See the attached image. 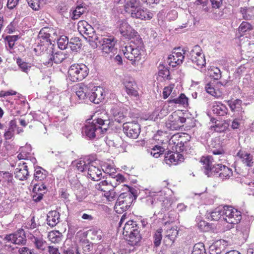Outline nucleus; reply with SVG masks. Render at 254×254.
I'll return each mask as SVG.
<instances>
[{"mask_svg": "<svg viewBox=\"0 0 254 254\" xmlns=\"http://www.w3.org/2000/svg\"><path fill=\"white\" fill-rule=\"evenodd\" d=\"M105 94L104 89L100 87L92 85L78 84L75 88V95L78 98V103L90 101L99 104L103 101Z\"/></svg>", "mask_w": 254, "mask_h": 254, "instance_id": "1", "label": "nucleus"}, {"mask_svg": "<svg viewBox=\"0 0 254 254\" xmlns=\"http://www.w3.org/2000/svg\"><path fill=\"white\" fill-rule=\"evenodd\" d=\"M214 159L208 156L203 157L201 159V163L202 164V168L204 173L208 177L211 176L213 174L218 175L222 180L229 179L233 175L231 169L222 165L221 164L212 165V161Z\"/></svg>", "mask_w": 254, "mask_h": 254, "instance_id": "2", "label": "nucleus"}, {"mask_svg": "<svg viewBox=\"0 0 254 254\" xmlns=\"http://www.w3.org/2000/svg\"><path fill=\"white\" fill-rule=\"evenodd\" d=\"M109 123V120L100 118L89 120L82 127V133L89 138L100 137L107 130Z\"/></svg>", "mask_w": 254, "mask_h": 254, "instance_id": "3", "label": "nucleus"}, {"mask_svg": "<svg viewBox=\"0 0 254 254\" xmlns=\"http://www.w3.org/2000/svg\"><path fill=\"white\" fill-rule=\"evenodd\" d=\"M125 57L131 62L133 65H137L144 58L145 51L142 40H137V43H132L125 46L123 49Z\"/></svg>", "mask_w": 254, "mask_h": 254, "instance_id": "4", "label": "nucleus"}, {"mask_svg": "<svg viewBox=\"0 0 254 254\" xmlns=\"http://www.w3.org/2000/svg\"><path fill=\"white\" fill-rule=\"evenodd\" d=\"M94 40H99L98 47L102 55L112 58L117 53V40L114 36H106L99 38L95 35Z\"/></svg>", "mask_w": 254, "mask_h": 254, "instance_id": "5", "label": "nucleus"}, {"mask_svg": "<svg viewBox=\"0 0 254 254\" xmlns=\"http://www.w3.org/2000/svg\"><path fill=\"white\" fill-rule=\"evenodd\" d=\"M138 229L135 221L129 220L125 223L123 228V235L129 245H136L140 241L141 236Z\"/></svg>", "mask_w": 254, "mask_h": 254, "instance_id": "6", "label": "nucleus"}, {"mask_svg": "<svg viewBox=\"0 0 254 254\" xmlns=\"http://www.w3.org/2000/svg\"><path fill=\"white\" fill-rule=\"evenodd\" d=\"M88 73V68L85 64H74L68 69V77L72 82H77L84 79Z\"/></svg>", "mask_w": 254, "mask_h": 254, "instance_id": "7", "label": "nucleus"}, {"mask_svg": "<svg viewBox=\"0 0 254 254\" xmlns=\"http://www.w3.org/2000/svg\"><path fill=\"white\" fill-rule=\"evenodd\" d=\"M162 192L160 191L147 197L146 204L152 208L161 207V209L167 210L171 205L170 201L162 195Z\"/></svg>", "mask_w": 254, "mask_h": 254, "instance_id": "8", "label": "nucleus"}, {"mask_svg": "<svg viewBox=\"0 0 254 254\" xmlns=\"http://www.w3.org/2000/svg\"><path fill=\"white\" fill-rule=\"evenodd\" d=\"M176 144V142L175 143ZM185 145L182 141L176 143V152H168L165 157V161L168 165H177L184 160L182 154L179 152L183 151L185 148Z\"/></svg>", "mask_w": 254, "mask_h": 254, "instance_id": "9", "label": "nucleus"}, {"mask_svg": "<svg viewBox=\"0 0 254 254\" xmlns=\"http://www.w3.org/2000/svg\"><path fill=\"white\" fill-rule=\"evenodd\" d=\"M134 199L132 194L129 191L121 193L114 206L115 211L118 213H122L126 211Z\"/></svg>", "mask_w": 254, "mask_h": 254, "instance_id": "10", "label": "nucleus"}, {"mask_svg": "<svg viewBox=\"0 0 254 254\" xmlns=\"http://www.w3.org/2000/svg\"><path fill=\"white\" fill-rule=\"evenodd\" d=\"M187 58L195 65L196 68H201L206 64L204 55L198 45H195L192 48L187 55Z\"/></svg>", "mask_w": 254, "mask_h": 254, "instance_id": "11", "label": "nucleus"}, {"mask_svg": "<svg viewBox=\"0 0 254 254\" xmlns=\"http://www.w3.org/2000/svg\"><path fill=\"white\" fill-rule=\"evenodd\" d=\"M182 112L179 110L173 112L166 123V127L172 130L179 129L186 121V118L182 117Z\"/></svg>", "mask_w": 254, "mask_h": 254, "instance_id": "12", "label": "nucleus"}, {"mask_svg": "<svg viewBox=\"0 0 254 254\" xmlns=\"http://www.w3.org/2000/svg\"><path fill=\"white\" fill-rule=\"evenodd\" d=\"M223 220L232 224L238 223L242 219L241 212L231 206H224Z\"/></svg>", "mask_w": 254, "mask_h": 254, "instance_id": "13", "label": "nucleus"}, {"mask_svg": "<svg viewBox=\"0 0 254 254\" xmlns=\"http://www.w3.org/2000/svg\"><path fill=\"white\" fill-rule=\"evenodd\" d=\"M234 116H238L239 120H245V110L243 108L242 101L240 99L231 100L226 101Z\"/></svg>", "mask_w": 254, "mask_h": 254, "instance_id": "14", "label": "nucleus"}, {"mask_svg": "<svg viewBox=\"0 0 254 254\" xmlns=\"http://www.w3.org/2000/svg\"><path fill=\"white\" fill-rule=\"evenodd\" d=\"M123 127L124 133L130 138H137L140 133V125L135 122L125 123Z\"/></svg>", "mask_w": 254, "mask_h": 254, "instance_id": "15", "label": "nucleus"}, {"mask_svg": "<svg viewBox=\"0 0 254 254\" xmlns=\"http://www.w3.org/2000/svg\"><path fill=\"white\" fill-rule=\"evenodd\" d=\"M185 54L186 51L184 49L180 48L175 49L168 57L167 62L170 65L175 67L183 63Z\"/></svg>", "mask_w": 254, "mask_h": 254, "instance_id": "16", "label": "nucleus"}, {"mask_svg": "<svg viewBox=\"0 0 254 254\" xmlns=\"http://www.w3.org/2000/svg\"><path fill=\"white\" fill-rule=\"evenodd\" d=\"M97 161L93 159L87 170V177L97 181L100 180L102 174V170L97 166Z\"/></svg>", "mask_w": 254, "mask_h": 254, "instance_id": "17", "label": "nucleus"}, {"mask_svg": "<svg viewBox=\"0 0 254 254\" xmlns=\"http://www.w3.org/2000/svg\"><path fill=\"white\" fill-rule=\"evenodd\" d=\"M4 240L6 242L17 245L24 244L26 242L25 236L23 230H19L13 234L6 235Z\"/></svg>", "mask_w": 254, "mask_h": 254, "instance_id": "18", "label": "nucleus"}, {"mask_svg": "<svg viewBox=\"0 0 254 254\" xmlns=\"http://www.w3.org/2000/svg\"><path fill=\"white\" fill-rule=\"evenodd\" d=\"M31 146L30 144H26L24 147H21L20 149V152L17 155V158L19 160H25L26 162H28L29 164L30 162L35 165L37 160L36 158L32 156L31 154Z\"/></svg>", "mask_w": 254, "mask_h": 254, "instance_id": "19", "label": "nucleus"}, {"mask_svg": "<svg viewBox=\"0 0 254 254\" xmlns=\"http://www.w3.org/2000/svg\"><path fill=\"white\" fill-rule=\"evenodd\" d=\"M120 31L122 35L126 39H131L139 35L126 21H122L120 24Z\"/></svg>", "mask_w": 254, "mask_h": 254, "instance_id": "20", "label": "nucleus"}, {"mask_svg": "<svg viewBox=\"0 0 254 254\" xmlns=\"http://www.w3.org/2000/svg\"><path fill=\"white\" fill-rule=\"evenodd\" d=\"M29 239L33 247L39 251H45L48 247L47 242L41 235L31 234Z\"/></svg>", "mask_w": 254, "mask_h": 254, "instance_id": "21", "label": "nucleus"}, {"mask_svg": "<svg viewBox=\"0 0 254 254\" xmlns=\"http://www.w3.org/2000/svg\"><path fill=\"white\" fill-rule=\"evenodd\" d=\"M28 162L19 163L14 171L15 177L20 180L24 181L26 180L29 176V172L28 171Z\"/></svg>", "mask_w": 254, "mask_h": 254, "instance_id": "22", "label": "nucleus"}, {"mask_svg": "<svg viewBox=\"0 0 254 254\" xmlns=\"http://www.w3.org/2000/svg\"><path fill=\"white\" fill-rule=\"evenodd\" d=\"M110 115L113 119L118 123L124 122L126 117L124 109L117 105H114L112 106L110 110Z\"/></svg>", "mask_w": 254, "mask_h": 254, "instance_id": "23", "label": "nucleus"}, {"mask_svg": "<svg viewBox=\"0 0 254 254\" xmlns=\"http://www.w3.org/2000/svg\"><path fill=\"white\" fill-rule=\"evenodd\" d=\"M131 17L141 20H150L153 16V14L147 9L142 8L139 6L131 13Z\"/></svg>", "mask_w": 254, "mask_h": 254, "instance_id": "24", "label": "nucleus"}, {"mask_svg": "<svg viewBox=\"0 0 254 254\" xmlns=\"http://www.w3.org/2000/svg\"><path fill=\"white\" fill-rule=\"evenodd\" d=\"M127 94L136 97L138 95V92L136 89V83L132 78H128L124 80L123 82Z\"/></svg>", "mask_w": 254, "mask_h": 254, "instance_id": "25", "label": "nucleus"}, {"mask_svg": "<svg viewBox=\"0 0 254 254\" xmlns=\"http://www.w3.org/2000/svg\"><path fill=\"white\" fill-rule=\"evenodd\" d=\"M67 56L64 52L60 51L53 54L50 57L48 62H45L44 64L47 66H51L53 63L60 64L64 60L66 59Z\"/></svg>", "mask_w": 254, "mask_h": 254, "instance_id": "26", "label": "nucleus"}, {"mask_svg": "<svg viewBox=\"0 0 254 254\" xmlns=\"http://www.w3.org/2000/svg\"><path fill=\"white\" fill-rule=\"evenodd\" d=\"M224 206H220L207 214L208 219L213 221L223 220L224 217Z\"/></svg>", "mask_w": 254, "mask_h": 254, "instance_id": "27", "label": "nucleus"}, {"mask_svg": "<svg viewBox=\"0 0 254 254\" xmlns=\"http://www.w3.org/2000/svg\"><path fill=\"white\" fill-rule=\"evenodd\" d=\"M211 110L214 114L219 116H224L227 115L228 112L226 106L220 102H214Z\"/></svg>", "mask_w": 254, "mask_h": 254, "instance_id": "28", "label": "nucleus"}, {"mask_svg": "<svg viewBox=\"0 0 254 254\" xmlns=\"http://www.w3.org/2000/svg\"><path fill=\"white\" fill-rule=\"evenodd\" d=\"M54 30L52 28L44 27L42 28L39 33L38 37L40 40L43 42H50L51 41V37L53 38L52 34H55Z\"/></svg>", "mask_w": 254, "mask_h": 254, "instance_id": "29", "label": "nucleus"}, {"mask_svg": "<svg viewBox=\"0 0 254 254\" xmlns=\"http://www.w3.org/2000/svg\"><path fill=\"white\" fill-rule=\"evenodd\" d=\"M60 219V213L57 211H50L47 214V224L52 227L56 226L59 223Z\"/></svg>", "mask_w": 254, "mask_h": 254, "instance_id": "30", "label": "nucleus"}, {"mask_svg": "<svg viewBox=\"0 0 254 254\" xmlns=\"http://www.w3.org/2000/svg\"><path fill=\"white\" fill-rule=\"evenodd\" d=\"M77 29L81 35L85 34L89 37H91L90 35L93 32V29L91 25L84 20H81L78 22Z\"/></svg>", "mask_w": 254, "mask_h": 254, "instance_id": "31", "label": "nucleus"}, {"mask_svg": "<svg viewBox=\"0 0 254 254\" xmlns=\"http://www.w3.org/2000/svg\"><path fill=\"white\" fill-rule=\"evenodd\" d=\"M237 156L241 161L247 166H251L253 164V156L250 153L243 150H240Z\"/></svg>", "mask_w": 254, "mask_h": 254, "instance_id": "32", "label": "nucleus"}, {"mask_svg": "<svg viewBox=\"0 0 254 254\" xmlns=\"http://www.w3.org/2000/svg\"><path fill=\"white\" fill-rule=\"evenodd\" d=\"M93 159L87 157L83 160H79L76 163V168L79 172H83L87 170L88 166Z\"/></svg>", "mask_w": 254, "mask_h": 254, "instance_id": "33", "label": "nucleus"}, {"mask_svg": "<svg viewBox=\"0 0 254 254\" xmlns=\"http://www.w3.org/2000/svg\"><path fill=\"white\" fill-rule=\"evenodd\" d=\"M139 2L138 0H128L124 4L125 10L131 15V13L138 8Z\"/></svg>", "mask_w": 254, "mask_h": 254, "instance_id": "34", "label": "nucleus"}, {"mask_svg": "<svg viewBox=\"0 0 254 254\" xmlns=\"http://www.w3.org/2000/svg\"><path fill=\"white\" fill-rule=\"evenodd\" d=\"M16 128V122L15 120H11L9 122V127L5 130L4 137L5 139H11L14 135L15 130Z\"/></svg>", "mask_w": 254, "mask_h": 254, "instance_id": "35", "label": "nucleus"}, {"mask_svg": "<svg viewBox=\"0 0 254 254\" xmlns=\"http://www.w3.org/2000/svg\"><path fill=\"white\" fill-rule=\"evenodd\" d=\"M170 103H172L174 106L180 105L186 107L188 105V99L184 94H181L178 98L170 99Z\"/></svg>", "mask_w": 254, "mask_h": 254, "instance_id": "36", "label": "nucleus"}, {"mask_svg": "<svg viewBox=\"0 0 254 254\" xmlns=\"http://www.w3.org/2000/svg\"><path fill=\"white\" fill-rule=\"evenodd\" d=\"M106 142L109 147H113L116 148H120L123 144V140L119 136H116L113 139L107 137Z\"/></svg>", "mask_w": 254, "mask_h": 254, "instance_id": "37", "label": "nucleus"}, {"mask_svg": "<svg viewBox=\"0 0 254 254\" xmlns=\"http://www.w3.org/2000/svg\"><path fill=\"white\" fill-rule=\"evenodd\" d=\"M34 178L37 181H43L47 176V172L41 167H35Z\"/></svg>", "mask_w": 254, "mask_h": 254, "instance_id": "38", "label": "nucleus"}, {"mask_svg": "<svg viewBox=\"0 0 254 254\" xmlns=\"http://www.w3.org/2000/svg\"><path fill=\"white\" fill-rule=\"evenodd\" d=\"M113 185L111 183L109 184L106 180L100 182L95 185L96 190L103 191L104 193L112 189Z\"/></svg>", "mask_w": 254, "mask_h": 254, "instance_id": "39", "label": "nucleus"}, {"mask_svg": "<svg viewBox=\"0 0 254 254\" xmlns=\"http://www.w3.org/2000/svg\"><path fill=\"white\" fill-rule=\"evenodd\" d=\"M165 149L159 145H154L153 148L147 150L149 153L154 158H158L161 154H163Z\"/></svg>", "mask_w": 254, "mask_h": 254, "instance_id": "40", "label": "nucleus"}, {"mask_svg": "<svg viewBox=\"0 0 254 254\" xmlns=\"http://www.w3.org/2000/svg\"><path fill=\"white\" fill-rule=\"evenodd\" d=\"M166 109V106H163L161 109H156L153 113L152 115L150 116V119L151 120H154V121H155L158 119H161L163 117L166 116L168 114V113L166 111H165Z\"/></svg>", "mask_w": 254, "mask_h": 254, "instance_id": "41", "label": "nucleus"}, {"mask_svg": "<svg viewBox=\"0 0 254 254\" xmlns=\"http://www.w3.org/2000/svg\"><path fill=\"white\" fill-rule=\"evenodd\" d=\"M241 13L245 19H251L254 17V6L249 8H242Z\"/></svg>", "mask_w": 254, "mask_h": 254, "instance_id": "42", "label": "nucleus"}, {"mask_svg": "<svg viewBox=\"0 0 254 254\" xmlns=\"http://www.w3.org/2000/svg\"><path fill=\"white\" fill-rule=\"evenodd\" d=\"M62 236V234L58 231H51L48 236L49 240L54 243H58L61 241Z\"/></svg>", "mask_w": 254, "mask_h": 254, "instance_id": "43", "label": "nucleus"}, {"mask_svg": "<svg viewBox=\"0 0 254 254\" xmlns=\"http://www.w3.org/2000/svg\"><path fill=\"white\" fill-rule=\"evenodd\" d=\"M205 90L208 94L216 98L220 97L222 95L221 92L219 90H216L213 85L210 83H208L206 85Z\"/></svg>", "mask_w": 254, "mask_h": 254, "instance_id": "44", "label": "nucleus"}, {"mask_svg": "<svg viewBox=\"0 0 254 254\" xmlns=\"http://www.w3.org/2000/svg\"><path fill=\"white\" fill-rule=\"evenodd\" d=\"M68 46L72 51L77 52L81 48V44L79 38L75 37L70 39Z\"/></svg>", "mask_w": 254, "mask_h": 254, "instance_id": "45", "label": "nucleus"}, {"mask_svg": "<svg viewBox=\"0 0 254 254\" xmlns=\"http://www.w3.org/2000/svg\"><path fill=\"white\" fill-rule=\"evenodd\" d=\"M175 85L171 84L169 85L164 87L163 91V96L164 99L167 98L169 96L171 95V97H174L175 95V90L173 92L174 88Z\"/></svg>", "mask_w": 254, "mask_h": 254, "instance_id": "46", "label": "nucleus"}, {"mask_svg": "<svg viewBox=\"0 0 254 254\" xmlns=\"http://www.w3.org/2000/svg\"><path fill=\"white\" fill-rule=\"evenodd\" d=\"M29 5L34 10H37L45 3L44 0H27Z\"/></svg>", "mask_w": 254, "mask_h": 254, "instance_id": "47", "label": "nucleus"}, {"mask_svg": "<svg viewBox=\"0 0 254 254\" xmlns=\"http://www.w3.org/2000/svg\"><path fill=\"white\" fill-rule=\"evenodd\" d=\"M208 73L211 77L218 80L221 77V73L219 68L215 66H211L208 69Z\"/></svg>", "mask_w": 254, "mask_h": 254, "instance_id": "48", "label": "nucleus"}, {"mask_svg": "<svg viewBox=\"0 0 254 254\" xmlns=\"http://www.w3.org/2000/svg\"><path fill=\"white\" fill-rule=\"evenodd\" d=\"M17 64L20 69L26 73L30 71L31 68V64L23 62L20 59L17 60Z\"/></svg>", "mask_w": 254, "mask_h": 254, "instance_id": "49", "label": "nucleus"}, {"mask_svg": "<svg viewBox=\"0 0 254 254\" xmlns=\"http://www.w3.org/2000/svg\"><path fill=\"white\" fill-rule=\"evenodd\" d=\"M191 254H206L204 244L202 243L195 244Z\"/></svg>", "mask_w": 254, "mask_h": 254, "instance_id": "50", "label": "nucleus"}, {"mask_svg": "<svg viewBox=\"0 0 254 254\" xmlns=\"http://www.w3.org/2000/svg\"><path fill=\"white\" fill-rule=\"evenodd\" d=\"M85 8L83 6H77L72 11L71 17L73 20L78 19L80 16L85 12Z\"/></svg>", "mask_w": 254, "mask_h": 254, "instance_id": "51", "label": "nucleus"}, {"mask_svg": "<svg viewBox=\"0 0 254 254\" xmlns=\"http://www.w3.org/2000/svg\"><path fill=\"white\" fill-rule=\"evenodd\" d=\"M68 113L66 111L62 110L56 112L55 114V121L62 122L67 118Z\"/></svg>", "mask_w": 254, "mask_h": 254, "instance_id": "52", "label": "nucleus"}, {"mask_svg": "<svg viewBox=\"0 0 254 254\" xmlns=\"http://www.w3.org/2000/svg\"><path fill=\"white\" fill-rule=\"evenodd\" d=\"M58 45L60 49L61 50H64L67 48L68 45L69 41L68 38L65 36H62L58 40Z\"/></svg>", "mask_w": 254, "mask_h": 254, "instance_id": "53", "label": "nucleus"}, {"mask_svg": "<svg viewBox=\"0 0 254 254\" xmlns=\"http://www.w3.org/2000/svg\"><path fill=\"white\" fill-rule=\"evenodd\" d=\"M253 29L252 26L248 22L243 21L240 25L238 30L240 34H243L245 32L250 31Z\"/></svg>", "mask_w": 254, "mask_h": 254, "instance_id": "54", "label": "nucleus"}, {"mask_svg": "<svg viewBox=\"0 0 254 254\" xmlns=\"http://www.w3.org/2000/svg\"><path fill=\"white\" fill-rule=\"evenodd\" d=\"M91 250V246L88 244V242H84L82 244V249L79 248L76 249L77 254H88Z\"/></svg>", "mask_w": 254, "mask_h": 254, "instance_id": "55", "label": "nucleus"}, {"mask_svg": "<svg viewBox=\"0 0 254 254\" xmlns=\"http://www.w3.org/2000/svg\"><path fill=\"white\" fill-rule=\"evenodd\" d=\"M19 39L17 35L6 36L4 40L7 41L9 48L11 49L13 48L15 43Z\"/></svg>", "mask_w": 254, "mask_h": 254, "instance_id": "56", "label": "nucleus"}, {"mask_svg": "<svg viewBox=\"0 0 254 254\" xmlns=\"http://www.w3.org/2000/svg\"><path fill=\"white\" fill-rule=\"evenodd\" d=\"M102 171L105 173L109 174L111 176H113L116 173V169L114 165L111 164H104L102 168Z\"/></svg>", "mask_w": 254, "mask_h": 254, "instance_id": "57", "label": "nucleus"}, {"mask_svg": "<svg viewBox=\"0 0 254 254\" xmlns=\"http://www.w3.org/2000/svg\"><path fill=\"white\" fill-rule=\"evenodd\" d=\"M159 77H161L163 79H168L170 75L169 70L164 66L160 67L158 73Z\"/></svg>", "mask_w": 254, "mask_h": 254, "instance_id": "58", "label": "nucleus"}, {"mask_svg": "<svg viewBox=\"0 0 254 254\" xmlns=\"http://www.w3.org/2000/svg\"><path fill=\"white\" fill-rule=\"evenodd\" d=\"M211 129L216 132H221L225 129V126L219 121L215 122V125L210 126Z\"/></svg>", "mask_w": 254, "mask_h": 254, "instance_id": "59", "label": "nucleus"}, {"mask_svg": "<svg viewBox=\"0 0 254 254\" xmlns=\"http://www.w3.org/2000/svg\"><path fill=\"white\" fill-rule=\"evenodd\" d=\"M46 186L43 183H40L34 185L33 191L36 193L42 192L43 194L46 191Z\"/></svg>", "mask_w": 254, "mask_h": 254, "instance_id": "60", "label": "nucleus"}, {"mask_svg": "<svg viewBox=\"0 0 254 254\" xmlns=\"http://www.w3.org/2000/svg\"><path fill=\"white\" fill-rule=\"evenodd\" d=\"M106 199L108 201H112L116 199L117 196V193L114 191V189H112L107 192L103 193Z\"/></svg>", "mask_w": 254, "mask_h": 254, "instance_id": "61", "label": "nucleus"}, {"mask_svg": "<svg viewBox=\"0 0 254 254\" xmlns=\"http://www.w3.org/2000/svg\"><path fill=\"white\" fill-rule=\"evenodd\" d=\"M162 230L159 229L155 232L154 235V244L156 247L159 246L161 244L162 238Z\"/></svg>", "mask_w": 254, "mask_h": 254, "instance_id": "62", "label": "nucleus"}, {"mask_svg": "<svg viewBox=\"0 0 254 254\" xmlns=\"http://www.w3.org/2000/svg\"><path fill=\"white\" fill-rule=\"evenodd\" d=\"M211 151L214 155H220V157H219L218 158L219 160L222 161L223 160H225V156L224 155V151L222 149L219 148L218 149H211ZM214 159H217V158L216 157H215Z\"/></svg>", "mask_w": 254, "mask_h": 254, "instance_id": "63", "label": "nucleus"}, {"mask_svg": "<svg viewBox=\"0 0 254 254\" xmlns=\"http://www.w3.org/2000/svg\"><path fill=\"white\" fill-rule=\"evenodd\" d=\"M19 254H36L33 250H31L27 247L20 248L18 250Z\"/></svg>", "mask_w": 254, "mask_h": 254, "instance_id": "64", "label": "nucleus"}]
</instances>
